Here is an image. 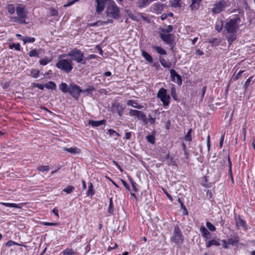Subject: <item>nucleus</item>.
<instances>
[{"label":"nucleus","mask_w":255,"mask_h":255,"mask_svg":"<svg viewBox=\"0 0 255 255\" xmlns=\"http://www.w3.org/2000/svg\"><path fill=\"white\" fill-rule=\"evenodd\" d=\"M59 88L62 93H69L75 100H79L80 94L83 92L80 86L74 83H71L68 85L66 83L62 82L59 85Z\"/></svg>","instance_id":"nucleus-1"},{"label":"nucleus","mask_w":255,"mask_h":255,"mask_svg":"<svg viewBox=\"0 0 255 255\" xmlns=\"http://www.w3.org/2000/svg\"><path fill=\"white\" fill-rule=\"evenodd\" d=\"M241 20V18L238 15H236L234 18L230 19L224 26L225 30L227 33H237V30L239 26L238 24Z\"/></svg>","instance_id":"nucleus-2"},{"label":"nucleus","mask_w":255,"mask_h":255,"mask_svg":"<svg viewBox=\"0 0 255 255\" xmlns=\"http://www.w3.org/2000/svg\"><path fill=\"white\" fill-rule=\"evenodd\" d=\"M106 13L107 17L117 19L120 16V9L114 1H109Z\"/></svg>","instance_id":"nucleus-3"},{"label":"nucleus","mask_w":255,"mask_h":255,"mask_svg":"<svg viewBox=\"0 0 255 255\" xmlns=\"http://www.w3.org/2000/svg\"><path fill=\"white\" fill-rule=\"evenodd\" d=\"M67 56L71 57L72 60L76 61L78 63L85 64L84 53L77 48H74L69 52Z\"/></svg>","instance_id":"nucleus-4"},{"label":"nucleus","mask_w":255,"mask_h":255,"mask_svg":"<svg viewBox=\"0 0 255 255\" xmlns=\"http://www.w3.org/2000/svg\"><path fill=\"white\" fill-rule=\"evenodd\" d=\"M170 241L178 246H181L184 241V236L178 226L174 227L172 236L170 238Z\"/></svg>","instance_id":"nucleus-5"},{"label":"nucleus","mask_w":255,"mask_h":255,"mask_svg":"<svg viewBox=\"0 0 255 255\" xmlns=\"http://www.w3.org/2000/svg\"><path fill=\"white\" fill-rule=\"evenodd\" d=\"M56 67L67 73H69L73 69L71 62L66 59H61L56 64Z\"/></svg>","instance_id":"nucleus-6"},{"label":"nucleus","mask_w":255,"mask_h":255,"mask_svg":"<svg viewBox=\"0 0 255 255\" xmlns=\"http://www.w3.org/2000/svg\"><path fill=\"white\" fill-rule=\"evenodd\" d=\"M157 97L160 99L164 106L169 105L170 97L169 95H167L166 89L163 88H160L157 94Z\"/></svg>","instance_id":"nucleus-7"},{"label":"nucleus","mask_w":255,"mask_h":255,"mask_svg":"<svg viewBox=\"0 0 255 255\" xmlns=\"http://www.w3.org/2000/svg\"><path fill=\"white\" fill-rule=\"evenodd\" d=\"M228 6L227 2L224 0H221L216 2L211 11L214 14H218L225 10V8Z\"/></svg>","instance_id":"nucleus-8"},{"label":"nucleus","mask_w":255,"mask_h":255,"mask_svg":"<svg viewBox=\"0 0 255 255\" xmlns=\"http://www.w3.org/2000/svg\"><path fill=\"white\" fill-rule=\"evenodd\" d=\"M129 114L130 116H135L139 120H141L144 125H146L148 123L146 115L142 111L131 109L129 112Z\"/></svg>","instance_id":"nucleus-9"},{"label":"nucleus","mask_w":255,"mask_h":255,"mask_svg":"<svg viewBox=\"0 0 255 255\" xmlns=\"http://www.w3.org/2000/svg\"><path fill=\"white\" fill-rule=\"evenodd\" d=\"M174 35L172 34L161 33L160 34V38L166 43L172 45L174 43Z\"/></svg>","instance_id":"nucleus-10"},{"label":"nucleus","mask_w":255,"mask_h":255,"mask_svg":"<svg viewBox=\"0 0 255 255\" xmlns=\"http://www.w3.org/2000/svg\"><path fill=\"white\" fill-rule=\"evenodd\" d=\"M170 73L171 80L174 82H176L178 85H181L182 83V80L180 75L173 69L170 70Z\"/></svg>","instance_id":"nucleus-11"},{"label":"nucleus","mask_w":255,"mask_h":255,"mask_svg":"<svg viewBox=\"0 0 255 255\" xmlns=\"http://www.w3.org/2000/svg\"><path fill=\"white\" fill-rule=\"evenodd\" d=\"M160 160L162 162H165L168 165L172 166L176 164V160L174 157L171 156L169 154L165 155V156L162 155L160 156Z\"/></svg>","instance_id":"nucleus-12"},{"label":"nucleus","mask_w":255,"mask_h":255,"mask_svg":"<svg viewBox=\"0 0 255 255\" xmlns=\"http://www.w3.org/2000/svg\"><path fill=\"white\" fill-rule=\"evenodd\" d=\"M109 1H111V0H96V11L98 14L101 13L104 9L105 4Z\"/></svg>","instance_id":"nucleus-13"},{"label":"nucleus","mask_w":255,"mask_h":255,"mask_svg":"<svg viewBox=\"0 0 255 255\" xmlns=\"http://www.w3.org/2000/svg\"><path fill=\"white\" fill-rule=\"evenodd\" d=\"M236 225L239 229H243L246 230L247 229V224L246 221L241 217L238 216L235 219Z\"/></svg>","instance_id":"nucleus-14"},{"label":"nucleus","mask_w":255,"mask_h":255,"mask_svg":"<svg viewBox=\"0 0 255 255\" xmlns=\"http://www.w3.org/2000/svg\"><path fill=\"white\" fill-rule=\"evenodd\" d=\"M200 232L201 233L202 237L206 238V240L211 238V233L204 226H200Z\"/></svg>","instance_id":"nucleus-15"},{"label":"nucleus","mask_w":255,"mask_h":255,"mask_svg":"<svg viewBox=\"0 0 255 255\" xmlns=\"http://www.w3.org/2000/svg\"><path fill=\"white\" fill-rule=\"evenodd\" d=\"M165 7V5L161 2H158L153 4V9L157 13L161 12Z\"/></svg>","instance_id":"nucleus-16"},{"label":"nucleus","mask_w":255,"mask_h":255,"mask_svg":"<svg viewBox=\"0 0 255 255\" xmlns=\"http://www.w3.org/2000/svg\"><path fill=\"white\" fill-rule=\"evenodd\" d=\"M16 11L18 17L26 18L27 17V12L23 7L17 6L16 8Z\"/></svg>","instance_id":"nucleus-17"},{"label":"nucleus","mask_w":255,"mask_h":255,"mask_svg":"<svg viewBox=\"0 0 255 255\" xmlns=\"http://www.w3.org/2000/svg\"><path fill=\"white\" fill-rule=\"evenodd\" d=\"M202 0H192L191 4L190 5V7L192 10H197L200 6V4Z\"/></svg>","instance_id":"nucleus-18"},{"label":"nucleus","mask_w":255,"mask_h":255,"mask_svg":"<svg viewBox=\"0 0 255 255\" xmlns=\"http://www.w3.org/2000/svg\"><path fill=\"white\" fill-rule=\"evenodd\" d=\"M152 1L153 0H138L137 5L140 8L145 7Z\"/></svg>","instance_id":"nucleus-19"},{"label":"nucleus","mask_w":255,"mask_h":255,"mask_svg":"<svg viewBox=\"0 0 255 255\" xmlns=\"http://www.w3.org/2000/svg\"><path fill=\"white\" fill-rule=\"evenodd\" d=\"M159 61L161 65L166 68H170L172 67V63L169 61H167L164 58L159 57Z\"/></svg>","instance_id":"nucleus-20"},{"label":"nucleus","mask_w":255,"mask_h":255,"mask_svg":"<svg viewBox=\"0 0 255 255\" xmlns=\"http://www.w3.org/2000/svg\"><path fill=\"white\" fill-rule=\"evenodd\" d=\"M105 123H106V121L105 120H103L99 121L90 120L88 122V124L92 127H97L102 125L104 124Z\"/></svg>","instance_id":"nucleus-21"},{"label":"nucleus","mask_w":255,"mask_h":255,"mask_svg":"<svg viewBox=\"0 0 255 255\" xmlns=\"http://www.w3.org/2000/svg\"><path fill=\"white\" fill-rule=\"evenodd\" d=\"M239 242V237L237 235H234L233 237L228 240V244L234 246Z\"/></svg>","instance_id":"nucleus-22"},{"label":"nucleus","mask_w":255,"mask_h":255,"mask_svg":"<svg viewBox=\"0 0 255 255\" xmlns=\"http://www.w3.org/2000/svg\"><path fill=\"white\" fill-rule=\"evenodd\" d=\"M213 245L219 246L220 244L218 240L215 239H213L210 241L206 240V246L207 248H209Z\"/></svg>","instance_id":"nucleus-23"},{"label":"nucleus","mask_w":255,"mask_h":255,"mask_svg":"<svg viewBox=\"0 0 255 255\" xmlns=\"http://www.w3.org/2000/svg\"><path fill=\"white\" fill-rule=\"evenodd\" d=\"M64 150L71 154H76L80 153V149L77 147H72L70 148H66Z\"/></svg>","instance_id":"nucleus-24"},{"label":"nucleus","mask_w":255,"mask_h":255,"mask_svg":"<svg viewBox=\"0 0 255 255\" xmlns=\"http://www.w3.org/2000/svg\"><path fill=\"white\" fill-rule=\"evenodd\" d=\"M0 204L3 205L5 206L14 208H20L21 207V205L22 204H15V203H4V202H0Z\"/></svg>","instance_id":"nucleus-25"},{"label":"nucleus","mask_w":255,"mask_h":255,"mask_svg":"<svg viewBox=\"0 0 255 255\" xmlns=\"http://www.w3.org/2000/svg\"><path fill=\"white\" fill-rule=\"evenodd\" d=\"M229 35L227 36V40L229 43V45H231L233 42L236 38V33H228Z\"/></svg>","instance_id":"nucleus-26"},{"label":"nucleus","mask_w":255,"mask_h":255,"mask_svg":"<svg viewBox=\"0 0 255 255\" xmlns=\"http://www.w3.org/2000/svg\"><path fill=\"white\" fill-rule=\"evenodd\" d=\"M142 56L144 58V59L147 61L149 63L153 62V58L152 56L148 53L147 52L145 51H142L141 53Z\"/></svg>","instance_id":"nucleus-27"},{"label":"nucleus","mask_w":255,"mask_h":255,"mask_svg":"<svg viewBox=\"0 0 255 255\" xmlns=\"http://www.w3.org/2000/svg\"><path fill=\"white\" fill-rule=\"evenodd\" d=\"M45 88L52 90H55L56 88V85L55 82L53 81H49L48 83L45 84Z\"/></svg>","instance_id":"nucleus-28"},{"label":"nucleus","mask_w":255,"mask_h":255,"mask_svg":"<svg viewBox=\"0 0 255 255\" xmlns=\"http://www.w3.org/2000/svg\"><path fill=\"white\" fill-rule=\"evenodd\" d=\"M170 93L171 96H172L174 100H175L176 102L179 101V99L176 95V89L173 85H172V87L170 88Z\"/></svg>","instance_id":"nucleus-29"},{"label":"nucleus","mask_w":255,"mask_h":255,"mask_svg":"<svg viewBox=\"0 0 255 255\" xmlns=\"http://www.w3.org/2000/svg\"><path fill=\"white\" fill-rule=\"evenodd\" d=\"M95 192L93 190V184L91 182L89 183L88 189L87 191V196H92L94 194Z\"/></svg>","instance_id":"nucleus-30"},{"label":"nucleus","mask_w":255,"mask_h":255,"mask_svg":"<svg viewBox=\"0 0 255 255\" xmlns=\"http://www.w3.org/2000/svg\"><path fill=\"white\" fill-rule=\"evenodd\" d=\"M223 21L220 20L218 21L215 26V29L218 32H220L223 29Z\"/></svg>","instance_id":"nucleus-31"},{"label":"nucleus","mask_w":255,"mask_h":255,"mask_svg":"<svg viewBox=\"0 0 255 255\" xmlns=\"http://www.w3.org/2000/svg\"><path fill=\"white\" fill-rule=\"evenodd\" d=\"M153 48L156 51L162 55H165L167 54L166 51L160 46H154Z\"/></svg>","instance_id":"nucleus-32"},{"label":"nucleus","mask_w":255,"mask_h":255,"mask_svg":"<svg viewBox=\"0 0 255 255\" xmlns=\"http://www.w3.org/2000/svg\"><path fill=\"white\" fill-rule=\"evenodd\" d=\"M208 42L212 46L219 45L221 42V40L217 38H214L209 40Z\"/></svg>","instance_id":"nucleus-33"},{"label":"nucleus","mask_w":255,"mask_h":255,"mask_svg":"<svg viewBox=\"0 0 255 255\" xmlns=\"http://www.w3.org/2000/svg\"><path fill=\"white\" fill-rule=\"evenodd\" d=\"M95 91V89L93 86H89L87 89L83 90L82 93H86L87 95L92 94L93 91Z\"/></svg>","instance_id":"nucleus-34"},{"label":"nucleus","mask_w":255,"mask_h":255,"mask_svg":"<svg viewBox=\"0 0 255 255\" xmlns=\"http://www.w3.org/2000/svg\"><path fill=\"white\" fill-rule=\"evenodd\" d=\"M51 61V60L48 57H45L44 58L39 60V63L41 65L45 66L50 62Z\"/></svg>","instance_id":"nucleus-35"},{"label":"nucleus","mask_w":255,"mask_h":255,"mask_svg":"<svg viewBox=\"0 0 255 255\" xmlns=\"http://www.w3.org/2000/svg\"><path fill=\"white\" fill-rule=\"evenodd\" d=\"M62 253L64 255H74L75 252L72 249H66L63 251Z\"/></svg>","instance_id":"nucleus-36"},{"label":"nucleus","mask_w":255,"mask_h":255,"mask_svg":"<svg viewBox=\"0 0 255 255\" xmlns=\"http://www.w3.org/2000/svg\"><path fill=\"white\" fill-rule=\"evenodd\" d=\"M108 211L109 213L110 214H113V213L114 212L113 202V200H112V198H111L110 199V203H109V205L108 207Z\"/></svg>","instance_id":"nucleus-37"},{"label":"nucleus","mask_w":255,"mask_h":255,"mask_svg":"<svg viewBox=\"0 0 255 255\" xmlns=\"http://www.w3.org/2000/svg\"><path fill=\"white\" fill-rule=\"evenodd\" d=\"M159 29L163 32L170 34L169 33H170L173 30V26L171 25H169L166 29L160 28Z\"/></svg>","instance_id":"nucleus-38"},{"label":"nucleus","mask_w":255,"mask_h":255,"mask_svg":"<svg viewBox=\"0 0 255 255\" xmlns=\"http://www.w3.org/2000/svg\"><path fill=\"white\" fill-rule=\"evenodd\" d=\"M31 76L34 78H37L39 76L40 71L35 69H33L31 71Z\"/></svg>","instance_id":"nucleus-39"},{"label":"nucleus","mask_w":255,"mask_h":255,"mask_svg":"<svg viewBox=\"0 0 255 255\" xmlns=\"http://www.w3.org/2000/svg\"><path fill=\"white\" fill-rule=\"evenodd\" d=\"M137 105V104L133 100H129L127 101V105L128 106H132L134 108H137V109H140V107L136 106Z\"/></svg>","instance_id":"nucleus-40"},{"label":"nucleus","mask_w":255,"mask_h":255,"mask_svg":"<svg viewBox=\"0 0 255 255\" xmlns=\"http://www.w3.org/2000/svg\"><path fill=\"white\" fill-rule=\"evenodd\" d=\"M7 11L11 14L14 13L15 7L13 4H9L7 7Z\"/></svg>","instance_id":"nucleus-41"},{"label":"nucleus","mask_w":255,"mask_h":255,"mask_svg":"<svg viewBox=\"0 0 255 255\" xmlns=\"http://www.w3.org/2000/svg\"><path fill=\"white\" fill-rule=\"evenodd\" d=\"M28 55L29 57H39V53L37 52L36 49H32L30 51V52L28 53Z\"/></svg>","instance_id":"nucleus-42"},{"label":"nucleus","mask_w":255,"mask_h":255,"mask_svg":"<svg viewBox=\"0 0 255 255\" xmlns=\"http://www.w3.org/2000/svg\"><path fill=\"white\" fill-rule=\"evenodd\" d=\"M181 0H171L170 1V3H171V6L172 7H176L177 6H180V1Z\"/></svg>","instance_id":"nucleus-43"},{"label":"nucleus","mask_w":255,"mask_h":255,"mask_svg":"<svg viewBox=\"0 0 255 255\" xmlns=\"http://www.w3.org/2000/svg\"><path fill=\"white\" fill-rule=\"evenodd\" d=\"M207 228L211 232H214L216 231V227L209 222H207L206 223Z\"/></svg>","instance_id":"nucleus-44"},{"label":"nucleus","mask_w":255,"mask_h":255,"mask_svg":"<svg viewBox=\"0 0 255 255\" xmlns=\"http://www.w3.org/2000/svg\"><path fill=\"white\" fill-rule=\"evenodd\" d=\"M9 48L10 49H13L14 48L15 50L17 51L20 50V45L19 43H12V44L9 45Z\"/></svg>","instance_id":"nucleus-45"},{"label":"nucleus","mask_w":255,"mask_h":255,"mask_svg":"<svg viewBox=\"0 0 255 255\" xmlns=\"http://www.w3.org/2000/svg\"><path fill=\"white\" fill-rule=\"evenodd\" d=\"M244 72V71H240L237 75H235V74L233 75L232 77V80L233 81H236L238 79H239L241 76L242 73Z\"/></svg>","instance_id":"nucleus-46"},{"label":"nucleus","mask_w":255,"mask_h":255,"mask_svg":"<svg viewBox=\"0 0 255 255\" xmlns=\"http://www.w3.org/2000/svg\"><path fill=\"white\" fill-rule=\"evenodd\" d=\"M75 188L73 186H68L63 190V191L65 192L67 194L71 193L74 190Z\"/></svg>","instance_id":"nucleus-47"},{"label":"nucleus","mask_w":255,"mask_h":255,"mask_svg":"<svg viewBox=\"0 0 255 255\" xmlns=\"http://www.w3.org/2000/svg\"><path fill=\"white\" fill-rule=\"evenodd\" d=\"M49 169L48 166L41 165L37 167V170L40 172L47 171Z\"/></svg>","instance_id":"nucleus-48"},{"label":"nucleus","mask_w":255,"mask_h":255,"mask_svg":"<svg viewBox=\"0 0 255 255\" xmlns=\"http://www.w3.org/2000/svg\"><path fill=\"white\" fill-rule=\"evenodd\" d=\"M191 132L192 129H189L186 135L185 136V139L187 141H191L192 140Z\"/></svg>","instance_id":"nucleus-49"},{"label":"nucleus","mask_w":255,"mask_h":255,"mask_svg":"<svg viewBox=\"0 0 255 255\" xmlns=\"http://www.w3.org/2000/svg\"><path fill=\"white\" fill-rule=\"evenodd\" d=\"M147 142L150 143H154L155 142V137L153 135H148L146 136Z\"/></svg>","instance_id":"nucleus-50"},{"label":"nucleus","mask_w":255,"mask_h":255,"mask_svg":"<svg viewBox=\"0 0 255 255\" xmlns=\"http://www.w3.org/2000/svg\"><path fill=\"white\" fill-rule=\"evenodd\" d=\"M253 78V76H251L250 77H249L247 80L246 81L245 84L244 85V88L245 90H246L248 88V87H249V85H250V82H251L252 79Z\"/></svg>","instance_id":"nucleus-51"},{"label":"nucleus","mask_w":255,"mask_h":255,"mask_svg":"<svg viewBox=\"0 0 255 255\" xmlns=\"http://www.w3.org/2000/svg\"><path fill=\"white\" fill-rule=\"evenodd\" d=\"M32 85L33 87H37L40 90H43L44 88L45 87V84L44 85H41L38 83H33Z\"/></svg>","instance_id":"nucleus-52"},{"label":"nucleus","mask_w":255,"mask_h":255,"mask_svg":"<svg viewBox=\"0 0 255 255\" xmlns=\"http://www.w3.org/2000/svg\"><path fill=\"white\" fill-rule=\"evenodd\" d=\"M97 57V56L95 54H90L87 57H84V59H85V64L86 63V61L88 60H90L92 59H95Z\"/></svg>","instance_id":"nucleus-53"},{"label":"nucleus","mask_w":255,"mask_h":255,"mask_svg":"<svg viewBox=\"0 0 255 255\" xmlns=\"http://www.w3.org/2000/svg\"><path fill=\"white\" fill-rule=\"evenodd\" d=\"M108 133L110 135L112 136V135H116V136H119V134L117 133L116 131H115L114 130L110 129L108 131Z\"/></svg>","instance_id":"nucleus-54"},{"label":"nucleus","mask_w":255,"mask_h":255,"mask_svg":"<svg viewBox=\"0 0 255 255\" xmlns=\"http://www.w3.org/2000/svg\"><path fill=\"white\" fill-rule=\"evenodd\" d=\"M68 2L67 4L64 5V7H68L71 5H72L73 3H74L75 2H77L79 1V0H68Z\"/></svg>","instance_id":"nucleus-55"},{"label":"nucleus","mask_w":255,"mask_h":255,"mask_svg":"<svg viewBox=\"0 0 255 255\" xmlns=\"http://www.w3.org/2000/svg\"><path fill=\"white\" fill-rule=\"evenodd\" d=\"M50 13L52 16H57L58 14V11L55 8H52Z\"/></svg>","instance_id":"nucleus-56"},{"label":"nucleus","mask_w":255,"mask_h":255,"mask_svg":"<svg viewBox=\"0 0 255 255\" xmlns=\"http://www.w3.org/2000/svg\"><path fill=\"white\" fill-rule=\"evenodd\" d=\"M179 203H180V205H181V208L186 211V213H185V215H187L188 214V212H187V211L186 210V208L185 207V206H184V204L183 203V202L181 201L180 199V198H178V200Z\"/></svg>","instance_id":"nucleus-57"},{"label":"nucleus","mask_w":255,"mask_h":255,"mask_svg":"<svg viewBox=\"0 0 255 255\" xmlns=\"http://www.w3.org/2000/svg\"><path fill=\"white\" fill-rule=\"evenodd\" d=\"M98 23H100L101 24H103V21H102L98 20L97 22H95L94 23H89L88 25H89V26H90V27L96 26H98Z\"/></svg>","instance_id":"nucleus-58"},{"label":"nucleus","mask_w":255,"mask_h":255,"mask_svg":"<svg viewBox=\"0 0 255 255\" xmlns=\"http://www.w3.org/2000/svg\"><path fill=\"white\" fill-rule=\"evenodd\" d=\"M148 122L152 125V124H154L155 123V118H153L151 115H149L148 116Z\"/></svg>","instance_id":"nucleus-59"},{"label":"nucleus","mask_w":255,"mask_h":255,"mask_svg":"<svg viewBox=\"0 0 255 255\" xmlns=\"http://www.w3.org/2000/svg\"><path fill=\"white\" fill-rule=\"evenodd\" d=\"M42 224L44 226H55L57 225V224L55 223L45 222H42Z\"/></svg>","instance_id":"nucleus-60"},{"label":"nucleus","mask_w":255,"mask_h":255,"mask_svg":"<svg viewBox=\"0 0 255 255\" xmlns=\"http://www.w3.org/2000/svg\"><path fill=\"white\" fill-rule=\"evenodd\" d=\"M206 90V86H203L202 88V94L201 95V97L202 99H203L204 97Z\"/></svg>","instance_id":"nucleus-61"},{"label":"nucleus","mask_w":255,"mask_h":255,"mask_svg":"<svg viewBox=\"0 0 255 255\" xmlns=\"http://www.w3.org/2000/svg\"><path fill=\"white\" fill-rule=\"evenodd\" d=\"M26 40L28 43H33L35 41V39L34 37H26Z\"/></svg>","instance_id":"nucleus-62"},{"label":"nucleus","mask_w":255,"mask_h":255,"mask_svg":"<svg viewBox=\"0 0 255 255\" xmlns=\"http://www.w3.org/2000/svg\"><path fill=\"white\" fill-rule=\"evenodd\" d=\"M24 18H19V17L17 22L20 24H26L27 22L25 21Z\"/></svg>","instance_id":"nucleus-63"},{"label":"nucleus","mask_w":255,"mask_h":255,"mask_svg":"<svg viewBox=\"0 0 255 255\" xmlns=\"http://www.w3.org/2000/svg\"><path fill=\"white\" fill-rule=\"evenodd\" d=\"M122 182L124 186L128 190H129V186L128 184L124 180H122Z\"/></svg>","instance_id":"nucleus-64"}]
</instances>
